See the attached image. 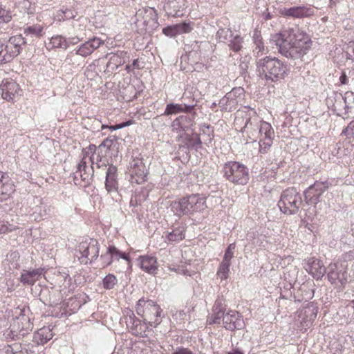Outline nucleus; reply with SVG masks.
<instances>
[{
    "mask_svg": "<svg viewBox=\"0 0 354 354\" xmlns=\"http://www.w3.org/2000/svg\"><path fill=\"white\" fill-rule=\"evenodd\" d=\"M272 41L284 57L292 59L301 58L311 48L310 37L298 27L283 29L272 36Z\"/></svg>",
    "mask_w": 354,
    "mask_h": 354,
    "instance_id": "obj_1",
    "label": "nucleus"
},
{
    "mask_svg": "<svg viewBox=\"0 0 354 354\" xmlns=\"http://www.w3.org/2000/svg\"><path fill=\"white\" fill-rule=\"evenodd\" d=\"M245 109H248L250 113L246 114L248 117L241 131L254 141L259 136V152L266 153L272 145L274 136L273 128L270 123L259 120L254 109L250 106H245Z\"/></svg>",
    "mask_w": 354,
    "mask_h": 354,
    "instance_id": "obj_2",
    "label": "nucleus"
},
{
    "mask_svg": "<svg viewBox=\"0 0 354 354\" xmlns=\"http://www.w3.org/2000/svg\"><path fill=\"white\" fill-rule=\"evenodd\" d=\"M256 71L258 76L268 84L275 83L288 75V67L278 58L266 56L257 59Z\"/></svg>",
    "mask_w": 354,
    "mask_h": 354,
    "instance_id": "obj_3",
    "label": "nucleus"
},
{
    "mask_svg": "<svg viewBox=\"0 0 354 354\" xmlns=\"http://www.w3.org/2000/svg\"><path fill=\"white\" fill-rule=\"evenodd\" d=\"M206 207V198L198 194L189 195L171 204L172 212L177 216L191 214Z\"/></svg>",
    "mask_w": 354,
    "mask_h": 354,
    "instance_id": "obj_4",
    "label": "nucleus"
},
{
    "mask_svg": "<svg viewBox=\"0 0 354 354\" xmlns=\"http://www.w3.org/2000/svg\"><path fill=\"white\" fill-rule=\"evenodd\" d=\"M136 311L151 327H156L162 321V310L153 300L139 299Z\"/></svg>",
    "mask_w": 354,
    "mask_h": 354,
    "instance_id": "obj_5",
    "label": "nucleus"
},
{
    "mask_svg": "<svg viewBox=\"0 0 354 354\" xmlns=\"http://www.w3.org/2000/svg\"><path fill=\"white\" fill-rule=\"evenodd\" d=\"M223 176L229 182L237 185H245L250 178L249 169L243 163L237 161H229L223 165Z\"/></svg>",
    "mask_w": 354,
    "mask_h": 354,
    "instance_id": "obj_6",
    "label": "nucleus"
},
{
    "mask_svg": "<svg viewBox=\"0 0 354 354\" xmlns=\"http://www.w3.org/2000/svg\"><path fill=\"white\" fill-rule=\"evenodd\" d=\"M301 204V194L296 188L289 187L282 192L277 205L283 213L292 215L298 212Z\"/></svg>",
    "mask_w": 354,
    "mask_h": 354,
    "instance_id": "obj_7",
    "label": "nucleus"
},
{
    "mask_svg": "<svg viewBox=\"0 0 354 354\" xmlns=\"http://www.w3.org/2000/svg\"><path fill=\"white\" fill-rule=\"evenodd\" d=\"M326 103L328 106L339 116L346 115L350 109L353 108L354 104V93L353 92H346L344 95L340 93H333V94L327 98Z\"/></svg>",
    "mask_w": 354,
    "mask_h": 354,
    "instance_id": "obj_8",
    "label": "nucleus"
},
{
    "mask_svg": "<svg viewBox=\"0 0 354 354\" xmlns=\"http://www.w3.org/2000/svg\"><path fill=\"white\" fill-rule=\"evenodd\" d=\"M127 175L131 183L142 184L147 178L148 169L146 162L140 154L133 155L132 159L129 163Z\"/></svg>",
    "mask_w": 354,
    "mask_h": 354,
    "instance_id": "obj_9",
    "label": "nucleus"
},
{
    "mask_svg": "<svg viewBox=\"0 0 354 354\" xmlns=\"http://www.w3.org/2000/svg\"><path fill=\"white\" fill-rule=\"evenodd\" d=\"M29 308L26 306H19L12 310L13 318L11 323L18 324L19 330L24 336L28 334L33 328V324L28 316Z\"/></svg>",
    "mask_w": 354,
    "mask_h": 354,
    "instance_id": "obj_10",
    "label": "nucleus"
},
{
    "mask_svg": "<svg viewBox=\"0 0 354 354\" xmlns=\"http://www.w3.org/2000/svg\"><path fill=\"white\" fill-rule=\"evenodd\" d=\"M244 90L241 87L234 88L226 93L218 104L221 111L231 112L236 109L239 102L243 99Z\"/></svg>",
    "mask_w": 354,
    "mask_h": 354,
    "instance_id": "obj_11",
    "label": "nucleus"
},
{
    "mask_svg": "<svg viewBox=\"0 0 354 354\" xmlns=\"http://www.w3.org/2000/svg\"><path fill=\"white\" fill-rule=\"evenodd\" d=\"M328 181H316L304 192V200L308 205H315L320 202L321 196L329 188Z\"/></svg>",
    "mask_w": 354,
    "mask_h": 354,
    "instance_id": "obj_12",
    "label": "nucleus"
},
{
    "mask_svg": "<svg viewBox=\"0 0 354 354\" xmlns=\"http://www.w3.org/2000/svg\"><path fill=\"white\" fill-rule=\"evenodd\" d=\"M103 44L104 41L102 39L93 37L69 52V57L68 58L69 62H72L73 59H76L78 55L86 57L91 55L95 50L97 49Z\"/></svg>",
    "mask_w": 354,
    "mask_h": 354,
    "instance_id": "obj_13",
    "label": "nucleus"
},
{
    "mask_svg": "<svg viewBox=\"0 0 354 354\" xmlns=\"http://www.w3.org/2000/svg\"><path fill=\"white\" fill-rule=\"evenodd\" d=\"M99 245L96 239H91L88 242H82L79 245L81 254L80 261L83 264L91 263L99 256Z\"/></svg>",
    "mask_w": 354,
    "mask_h": 354,
    "instance_id": "obj_14",
    "label": "nucleus"
},
{
    "mask_svg": "<svg viewBox=\"0 0 354 354\" xmlns=\"http://www.w3.org/2000/svg\"><path fill=\"white\" fill-rule=\"evenodd\" d=\"M44 28L42 26L39 24H33L32 26H28L24 28L23 35H17L11 37L10 38H16L19 37L22 41L19 43L17 48H19V53L21 50L22 46L26 44H32L35 39L39 38L42 36Z\"/></svg>",
    "mask_w": 354,
    "mask_h": 354,
    "instance_id": "obj_15",
    "label": "nucleus"
},
{
    "mask_svg": "<svg viewBox=\"0 0 354 354\" xmlns=\"http://www.w3.org/2000/svg\"><path fill=\"white\" fill-rule=\"evenodd\" d=\"M21 41L19 37H10L6 44L0 41V64L9 62L19 54V48L17 47L19 42H22Z\"/></svg>",
    "mask_w": 354,
    "mask_h": 354,
    "instance_id": "obj_16",
    "label": "nucleus"
},
{
    "mask_svg": "<svg viewBox=\"0 0 354 354\" xmlns=\"http://www.w3.org/2000/svg\"><path fill=\"white\" fill-rule=\"evenodd\" d=\"M327 278L333 285L344 286L347 283V272L342 264L331 263L326 268Z\"/></svg>",
    "mask_w": 354,
    "mask_h": 354,
    "instance_id": "obj_17",
    "label": "nucleus"
},
{
    "mask_svg": "<svg viewBox=\"0 0 354 354\" xmlns=\"http://www.w3.org/2000/svg\"><path fill=\"white\" fill-rule=\"evenodd\" d=\"M136 17L143 19L145 30L148 32H153L159 26L158 15L156 10L153 8L146 7L139 9L136 13Z\"/></svg>",
    "mask_w": 354,
    "mask_h": 354,
    "instance_id": "obj_18",
    "label": "nucleus"
},
{
    "mask_svg": "<svg viewBox=\"0 0 354 354\" xmlns=\"http://www.w3.org/2000/svg\"><path fill=\"white\" fill-rule=\"evenodd\" d=\"M304 268L317 281L321 280L326 272L323 262L316 257H309L304 261Z\"/></svg>",
    "mask_w": 354,
    "mask_h": 354,
    "instance_id": "obj_19",
    "label": "nucleus"
},
{
    "mask_svg": "<svg viewBox=\"0 0 354 354\" xmlns=\"http://www.w3.org/2000/svg\"><path fill=\"white\" fill-rule=\"evenodd\" d=\"M125 319L127 326L132 334L140 337L146 335L145 333L149 328L147 322H142L131 311L127 314Z\"/></svg>",
    "mask_w": 354,
    "mask_h": 354,
    "instance_id": "obj_20",
    "label": "nucleus"
},
{
    "mask_svg": "<svg viewBox=\"0 0 354 354\" xmlns=\"http://www.w3.org/2000/svg\"><path fill=\"white\" fill-rule=\"evenodd\" d=\"M223 325L226 330L233 331L243 328L245 322L243 316L239 313L230 310L223 317Z\"/></svg>",
    "mask_w": 354,
    "mask_h": 354,
    "instance_id": "obj_21",
    "label": "nucleus"
},
{
    "mask_svg": "<svg viewBox=\"0 0 354 354\" xmlns=\"http://www.w3.org/2000/svg\"><path fill=\"white\" fill-rule=\"evenodd\" d=\"M225 299L223 297H218L213 305L212 313L207 317L208 324H220L221 318L223 319L225 315Z\"/></svg>",
    "mask_w": 354,
    "mask_h": 354,
    "instance_id": "obj_22",
    "label": "nucleus"
},
{
    "mask_svg": "<svg viewBox=\"0 0 354 354\" xmlns=\"http://www.w3.org/2000/svg\"><path fill=\"white\" fill-rule=\"evenodd\" d=\"M279 12L283 17L298 19L309 17L314 14L313 10L310 7L306 6L283 8Z\"/></svg>",
    "mask_w": 354,
    "mask_h": 354,
    "instance_id": "obj_23",
    "label": "nucleus"
},
{
    "mask_svg": "<svg viewBox=\"0 0 354 354\" xmlns=\"http://www.w3.org/2000/svg\"><path fill=\"white\" fill-rule=\"evenodd\" d=\"M108 140H104L102 142L97 149V153H96V147L95 145H90L88 148V151L85 152L84 156L86 158H88V160L92 163V165H96L97 168H101L102 167H106V165L104 161L102 160V158L100 156V152H102V149L104 147H107L109 149L111 146H106Z\"/></svg>",
    "mask_w": 354,
    "mask_h": 354,
    "instance_id": "obj_24",
    "label": "nucleus"
},
{
    "mask_svg": "<svg viewBox=\"0 0 354 354\" xmlns=\"http://www.w3.org/2000/svg\"><path fill=\"white\" fill-rule=\"evenodd\" d=\"M19 91V84L12 80H3L0 84V94L7 101H13Z\"/></svg>",
    "mask_w": 354,
    "mask_h": 354,
    "instance_id": "obj_25",
    "label": "nucleus"
},
{
    "mask_svg": "<svg viewBox=\"0 0 354 354\" xmlns=\"http://www.w3.org/2000/svg\"><path fill=\"white\" fill-rule=\"evenodd\" d=\"M106 58L109 59L106 64V70L108 72H113L118 67L126 62L129 56L127 52L124 50H118L116 53H111L106 55Z\"/></svg>",
    "mask_w": 354,
    "mask_h": 354,
    "instance_id": "obj_26",
    "label": "nucleus"
},
{
    "mask_svg": "<svg viewBox=\"0 0 354 354\" xmlns=\"http://www.w3.org/2000/svg\"><path fill=\"white\" fill-rule=\"evenodd\" d=\"M44 268H39L32 270H23L19 281L24 286H33L44 274Z\"/></svg>",
    "mask_w": 354,
    "mask_h": 354,
    "instance_id": "obj_27",
    "label": "nucleus"
},
{
    "mask_svg": "<svg viewBox=\"0 0 354 354\" xmlns=\"http://www.w3.org/2000/svg\"><path fill=\"white\" fill-rule=\"evenodd\" d=\"M105 187L109 193L118 192L117 167L113 165H109L106 169Z\"/></svg>",
    "mask_w": 354,
    "mask_h": 354,
    "instance_id": "obj_28",
    "label": "nucleus"
},
{
    "mask_svg": "<svg viewBox=\"0 0 354 354\" xmlns=\"http://www.w3.org/2000/svg\"><path fill=\"white\" fill-rule=\"evenodd\" d=\"M15 185L8 174H3L0 180V201H6L15 192Z\"/></svg>",
    "mask_w": 354,
    "mask_h": 354,
    "instance_id": "obj_29",
    "label": "nucleus"
},
{
    "mask_svg": "<svg viewBox=\"0 0 354 354\" xmlns=\"http://www.w3.org/2000/svg\"><path fill=\"white\" fill-rule=\"evenodd\" d=\"M193 125V119L188 115H180L176 118L171 124V128L174 131L183 133L189 130Z\"/></svg>",
    "mask_w": 354,
    "mask_h": 354,
    "instance_id": "obj_30",
    "label": "nucleus"
},
{
    "mask_svg": "<svg viewBox=\"0 0 354 354\" xmlns=\"http://www.w3.org/2000/svg\"><path fill=\"white\" fill-rule=\"evenodd\" d=\"M163 238L167 243H178L185 238V228L183 225L173 227L171 231L167 232Z\"/></svg>",
    "mask_w": 354,
    "mask_h": 354,
    "instance_id": "obj_31",
    "label": "nucleus"
},
{
    "mask_svg": "<svg viewBox=\"0 0 354 354\" xmlns=\"http://www.w3.org/2000/svg\"><path fill=\"white\" fill-rule=\"evenodd\" d=\"M140 261V268L145 272L156 274L158 270L157 259L153 256H140L138 259Z\"/></svg>",
    "mask_w": 354,
    "mask_h": 354,
    "instance_id": "obj_32",
    "label": "nucleus"
},
{
    "mask_svg": "<svg viewBox=\"0 0 354 354\" xmlns=\"http://www.w3.org/2000/svg\"><path fill=\"white\" fill-rule=\"evenodd\" d=\"M192 30V28L189 23L183 22L164 28L162 33L167 37H174L177 35L189 32Z\"/></svg>",
    "mask_w": 354,
    "mask_h": 354,
    "instance_id": "obj_33",
    "label": "nucleus"
},
{
    "mask_svg": "<svg viewBox=\"0 0 354 354\" xmlns=\"http://www.w3.org/2000/svg\"><path fill=\"white\" fill-rule=\"evenodd\" d=\"M53 337L50 326H44L34 333L32 342L37 345H44Z\"/></svg>",
    "mask_w": 354,
    "mask_h": 354,
    "instance_id": "obj_34",
    "label": "nucleus"
},
{
    "mask_svg": "<svg viewBox=\"0 0 354 354\" xmlns=\"http://www.w3.org/2000/svg\"><path fill=\"white\" fill-rule=\"evenodd\" d=\"M93 165H94L91 164V167L87 166V160L85 156H83L77 165L78 169H80L82 173L84 183L82 186L84 187L89 185L92 180L94 172Z\"/></svg>",
    "mask_w": 354,
    "mask_h": 354,
    "instance_id": "obj_35",
    "label": "nucleus"
},
{
    "mask_svg": "<svg viewBox=\"0 0 354 354\" xmlns=\"http://www.w3.org/2000/svg\"><path fill=\"white\" fill-rule=\"evenodd\" d=\"M180 137L184 138L185 140V144L186 146H183V148L186 149V150L189 151L194 149L197 151L202 147V141L198 134H192L190 136L187 133H184L180 135Z\"/></svg>",
    "mask_w": 354,
    "mask_h": 354,
    "instance_id": "obj_36",
    "label": "nucleus"
},
{
    "mask_svg": "<svg viewBox=\"0 0 354 354\" xmlns=\"http://www.w3.org/2000/svg\"><path fill=\"white\" fill-rule=\"evenodd\" d=\"M3 336L7 341L17 340L24 337L19 330L18 324L15 323H10L9 328L3 330Z\"/></svg>",
    "mask_w": 354,
    "mask_h": 354,
    "instance_id": "obj_37",
    "label": "nucleus"
},
{
    "mask_svg": "<svg viewBox=\"0 0 354 354\" xmlns=\"http://www.w3.org/2000/svg\"><path fill=\"white\" fill-rule=\"evenodd\" d=\"M227 43L231 50L238 53L243 48V38L240 35L234 33Z\"/></svg>",
    "mask_w": 354,
    "mask_h": 354,
    "instance_id": "obj_38",
    "label": "nucleus"
},
{
    "mask_svg": "<svg viewBox=\"0 0 354 354\" xmlns=\"http://www.w3.org/2000/svg\"><path fill=\"white\" fill-rule=\"evenodd\" d=\"M50 48H62L67 49L66 38L62 35L53 36L48 44Z\"/></svg>",
    "mask_w": 354,
    "mask_h": 354,
    "instance_id": "obj_39",
    "label": "nucleus"
},
{
    "mask_svg": "<svg viewBox=\"0 0 354 354\" xmlns=\"http://www.w3.org/2000/svg\"><path fill=\"white\" fill-rule=\"evenodd\" d=\"M109 252L111 253V257L113 261H118L120 259L129 261V257L125 252H121L114 245H109Z\"/></svg>",
    "mask_w": 354,
    "mask_h": 354,
    "instance_id": "obj_40",
    "label": "nucleus"
},
{
    "mask_svg": "<svg viewBox=\"0 0 354 354\" xmlns=\"http://www.w3.org/2000/svg\"><path fill=\"white\" fill-rule=\"evenodd\" d=\"M230 266L231 263L221 261L216 272L217 277L220 278L221 280L227 279L230 272Z\"/></svg>",
    "mask_w": 354,
    "mask_h": 354,
    "instance_id": "obj_41",
    "label": "nucleus"
},
{
    "mask_svg": "<svg viewBox=\"0 0 354 354\" xmlns=\"http://www.w3.org/2000/svg\"><path fill=\"white\" fill-rule=\"evenodd\" d=\"M234 32L230 28H219L216 32V39L219 42H228Z\"/></svg>",
    "mask_w": 354,
    "mask_h": 354,
    "instance_id": "obj_42",
    "label": "nucleus"
},
{
    "mask_svg": "<svg viewBox=\"0 0 354 354\" xmlns=\"http://www.w3.org/2000/svg\"><path fill=\"white\" fill-rule=\"evenodd\" d=\"M118 283V279L113 274H106L102 279V286L106 290H111Z\"/></svg>",
    "mask_w": 354,
    "mask_h": 354,
    "instance_id": "obj_43",
    "label": "nucleus"
},
{
    "mask_svg": "<svg viewBox=\"0 0 354 354\" xmlns=\"http://www.w3.org/2000/svg\"><path fill=\"white\" fill-rule=\"evenodd\" d=\"M77 12L71 9L61 10L57 15L59 21H65L74 19Z\"/></svg>",
    "mask_w": 354,
    "mask_h": 354,
    "instance_id": "obj_44",
    "label": "nucleus"
},
{
    "mask_svg": "<svg viewBox=\"0 0 354 354\" xmlns=\"http://www.w3.org/2000/svg\"><path fill=\"white\" fill-rule=\"evenodd\" d=\"M183 111L182 104L170 103L167 104L163 113V115L168 116L170 115L181 113Z\"/></svg>",
    "mask_w": 354,
    "mask_h": 354,
    "instance_id": "obj_45",
    "label": "nucleus"
},
{
    "mask_svg": "<svg viewBox=\"0 0 354 354\" xmlns=\"http://www.w3.org/2000/svg\"><path fill=\"white\" fill-rule=\"evenodd\" d=\"M17 226L7 221H0V234H7L17 229Z\"/></svg>",
    "mask_w": 354,
    "mask_h": 354,
    "instance_id": "obj_46",
    "label": "nucleus"
},
{
    "mask_svg": "<svg viewBox=\"0 0 354 354\" xmlns=\"http://www.w3.org/2000/svg\"><path fill=\"white\" fill-rule=\"evenodd\" d=\"M12 19L11 12L0 6V24H7Z\"/></svg>",
    "mask_w": 354,
    "mask_h": 354,
    "instance_id": "obj_47",
    "label": "nucleus"
},
{
    "mask_svg": "<svg viewBox=\"0 0 354 354\" xmlns=\"http://www.w3.org/2000/svg\"><path fill=\"white\" fill-rule=\"evenodd\" d=\"M201 134L202 136H207L206 141L211 142L213 139V131L211 129L210 126L207 124H203L200 127Z\"/></svg>",
    "mask_w": 354,
    "mask_h": 354,
    "instance_id": "obj_48",
    "label": "nucleus"
},
{
    "mask_svg": "<svg viewBox=\"0 0 354 354\" xmlns=\"http://www.w3.org/2000/svg\"><path fill=\"white\" fill-rule=\"evenodd\" d=\"M20 348V344L15 343L5 346L1 352L3 354H16L17 351Z\"/></svg>",
    "mask_w": 354,
    "mask_h": 354,
    "instance_id": "obj_49",
    "label": "nucleus"
},
{
    "mask_svg": "<svg viewBox=\"0 0 354 354\" xmlns=\"http://www.w3.org/2000/svg\"><path fill=\"white\" fill-rule=\"evenodd\" d=\"M344 52L347 59L354 61V41H349L345 46Z\"/></svg>",
    "mask_w": 354,
    "mask_h": 354,
    "instance_id": "obj_50",
    "label": "nucleus"
},
{
    "mask_svg": "<svg viewBox=\"0 0 354 354\" xmlns=\"http://www.w3.org/2000/svg\"><path fill=\"white\" fill-rule=\"evenodd\" d=\"M100 259L103 267L109 266L113 262L111 253L109 252V248H107L106 252L104 254H101Z\"/></svg>",
    "mask_w": 354,
    "mask_h": 354,
    "instance_id": "obj_51",
    "label": "nucleus"
},
{
    "mask_svg": "<svg viewBox=\"0 0 354 354\" xmlns=\"http://www.w3.org/2000/svg\"><path fill=\"white\" fill-rule=\"evenodd\" d=\"M284 278L288 282V283L284 286V288L286 290H290L293 287V284L296 281V274L293 273V276L291 277L289 272H286L284 273Z\"/></svg>",
    "mask_w": 354,
    "mask_h": 354,
    "instance_id": "obj_52",
    "label": "nucleus"
},
{
    "mask_svg": "<svg viewBox=\"0 0 354 354\" xmlns=\"http://www.w3.org/2000/svg\"><path fill=\"white\" fill-rule=\"evenodd\" d=\"M342 133L345 135L348 138L354 137V120L348 124V126L342 131Z\"/></svg>",
    "mask_w": 354,
    "mask_h": 354,
    "instance_id": "obj_53",
    "label": "nucleus"
},
{
    "mask_svg": "<svg viewBox=\"0 0 354 354\" xmlns=\"http://www.w3.org/2000/svg\"><path fill=\"white\" fill-rule=\"evenodd\" d=\"M73 180L75 185H81V182H83V176L82 171L78 169L77 166V170L73 173ZM83 185H82V186Z\"/></svg>",
    "mask_w": 354,
    "mask_h": 354,
    "instance_id": "obj_54",
    "label": "nucleus"
},
{
    "mask_svg": "<svg viewBox=\"0 0 354 354\" xmlns=\"http://www.w3.org/2000/svg\"><path fill=\"white\" fill-rule=\"evenodd\" d=\"M142 201V199L140 198V196L138 194H135L131 197L130 201V206L136 207L138 205H140Z\"/></svg>",
    "mask_w": 354,
    "mask_h": 354,
    "instance_id": "obj_55",
    "label": "nucleus"
},
{
    "mask_svg": "<svg viewBox=\"0 0 354 354\" xmlns=\"http://www.w3.org/2000/svg\"><path fill=\"white\" fill-rule=\"evenodd\" d=\"M171 270H174L183 275L192 276V272H189L187 269L184 268L183 266H178L177 268H171Z\"/></svg>",
    "mask_w": 354,
    "mask_h": 354,
    "instance_id": "obj_56",
    "label": "nucleus"
},
{
    "mask_svg": "<svg viewBox=\"0 0 354 354\" xmlns=\"http://www.w3.org/2000/svg\"><path fill=\"white\" fill-rule=\"evenodd\" d=\"M82 39L79 38L78 37H72L66 38V42H67V48L69 47L71 45H75L77 44L79 41H81Z\"/></svg>",
    "mask_w": 354,
    "mask_h": 354,
    "instance_id": "obj_57",
    "label": "nucleus"
},
{
    "mask_svg": "<svg viewBox=\"0 0 354 354\" xmlns=\"http://www.w3.org/2000/svg\"><path fill=\"white\" fill-rule=\"evenodd\" d=\"M233 256H234L233 252H230V251L225 250L222 261L226 262V263H231V259H232Z\"/></svg>",
    "mask_w": 354,
    "mask_h": 354,
    "instance_id": "obj_58",
    "label": "nucleus"
},
{
    "mask_svg": "<svg viewBox=\"0 0 354 354\" xmlns=\"http://www.w3.org/2000/svg\"><path fill=\"white\" fill-rule=\"evenodd\" d=\"M130 124H131V121H128V122H122V123L114 125V126H111L109 127V129H111L112 131L118 130V129H120L122 128H124V127H125L127 126H129Z\"/></svg>",
    "mask_w": 354,
    "mask_h": 354,
    "instance_id": "obj_59",
    "label": "nucleus"
},
{
    "mask_svg": "<svg viewBox=\"0 0 354 354\" xmlns=\"http://www.w3.org/2000/svg\"><path fill=\"white\" fill-rule=\"evenodd\" d=\"M350 75L347 76L346 72H342L341 76L339 77V81L342 84H348L349 83Z\"/></svg>",
    "mask_w": 354,
    "mask_h": 354,
    "instance_id": "obj_60",
    "label": "nucleus"
},
{
    "mask_svg": "<svg viewBox=\"0 0 354 354\" xmlns=\"http://www.w3.org/2000/svg\"><path fill=\"white\" fill-rule=\"evenodd\" d=\"M254 44L256 45V49H258L259 52H261L263 50L264 46L261 39L258 37L254 38Z\"/></svg>",
    "mask_w": 354,
    "mask_h": 354,
    "instance_id": "obj_61",
    "label": "nucleus"
},
{
    "mask_svg": "<svg viewBox=\"0 0 354 354\" xmlns=\"http://www.w3.org/2000/svg\"><path fill=\"white\" fill-rule=\"evenodd\" d=\"M195 107V104H192V105H187V104H182V109H183V113H191L194 109Z\"/></svg>",
    "mask_w": 354,
    "mask_h": 354,
    "instance_id": "obj_62",
    "label": "nucleus"
},
{
    "mask_svg": "<svg viewBox=\"0 0 354 354\" xmlns=\"http://www.w3.org/2000/svg\"><path fill=\"white\" fill-rule=\"evenodd\" d=\"M69 57V53H68L66 57V59H65V62L68 64H72V65H75L76 64L77 66H81V64L80 63H77L78 62V57L76 59H73L72 62H69V59H68Z\"/></svg>",
    "mask_w": 354,
    "mask_h": 354,
    "instance_id": "obj_63",
    "label": "nucleus"
},
{
    "mask_svg": "<svg viewBox=\"0 0 354 354\" xmlns=\"http://www.w3.org/2000/svg\"><path fill=\"white\" fill-rule=\"evenodd\" d=\"M16 354H28V349H24L21 346V344H20V348L18 351H17Z\"/></svg>",
    "mask_w": 354,
    "mask_h": 354,
    "instance_id": "obj_64",
    "label": "nucleus"
}]
</instances>
